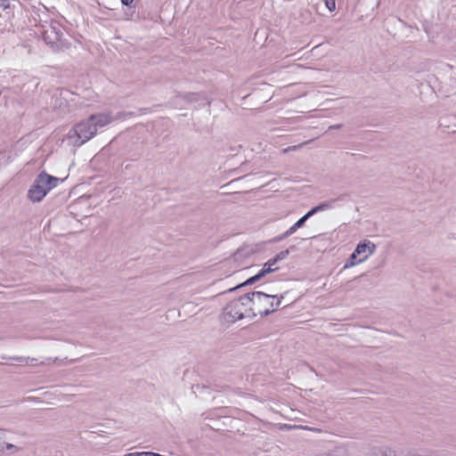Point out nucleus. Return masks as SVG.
Wrapping results in <instances>:
<instances>
[{"label": "nucleus", "mask_w": 456, "mask_h": 456, "mask_svg": "<svg viewBox=\"0 0 456 456\" xmlns=\"http://www.w3.org/2000/svg\"><path fill=\"white\" fill-rule=\"evenodd\" d=\"M275 290L267 289L266 291H254L248 293L250 298L249 314L254 317L259 314L266 316L276 311L284 298V295L274 294Z\"/></svg>", "instance_id": "nucleus-1"}, {"label": "nucleus", "mask_w": 456, "mask_h": 456, "mask_svg": "<svg viewBox=\"0 0 456 456\" xmlns=\"http://www.w3.org/2000/svg\"><path fill=\"white\" fill-rule=\"evenodd\" d=\"M38 32L43 40L54 51L61 50L69 46V43L63 37V28L56 20L45 21L38 27Z\"/></svg>", "instance_id": "nucleus-2"}, {"label": "nucleus", "mask_w": 456, "mask_h": 456, "mask_svg": "<svg viewBox=\"0 0 456 456\" xmlns=\"http://www.w3.org/2000/svg\"><path fill=\"white\" fill-rule=\"evenodd\" d=\"M60 178L41 172L28 191V198L33 202H40L45 195L57 186Z\"/></svg>", "instance_id": "nucleus-3"}, {"label": "nucleus", "mask_w": 456, "mask_h": 456, "mask_svg": "<svg viewBox=\"0 0 456 456\" xmlns=\"http://www.w3.org/2000/svg\"><path fill=\"white\" fill-rule=\"evenodd\" d=\"M250 308V298L248 293L238 299L231 301L224 309V317L227 322H234L244 317L253 318L248 309Z\"/></svg>", "instance_id": "nucleus-4"}, {"label": "nucleus", "mask_w": 456, "mask_h": 456, "mask_svg": "<svg viewBox=\"0 0 456 456\" xmlns=\"http://www.w3.org/2000/svg\"><path fill=\"white\" fill-rule=\"evenodd\" d=\"M95 125L88 119L77 124L68 133V139L74 146H81L96 134Z\"/></svg>", "instance_id": "nucleus-5"}, {"label": "nucleus", "mask_w": 456, "mask_h": 456, "mask_svg": "<svg viewBox=\"0 0 456 456\" xmlns=\"http://www.w3.org/2000/svg\"><path fill=\"white\" fill-rule=\"evenodd\" d=\"M376 245L370 240H363L358 243L354 249V255L362 256L358 259L359 263L365 261L369 256L372 255L376 250Z\"/></svg>", "instance_id": "nucleus-6"}, {"label": "nucleus", "mask_w": 456, "mask_h": 456, "mask_svg": "<svg viewBox=\"0 0 456 456\" xmlns=\"http://www.w3.org/2000/svg\"><path fill=\"white\" fill-rule=\"evenodd\" d=\"M89 118L92 122H94V125H95L96 131L98 128L103 127L104 126L110 124L111 121L110 117L104 113L91 115Z\"/></svg>", "instance_id": "nucleus-7"}, {"label": "nucleus", "mask_w": 456, "mask_h": 456, "mask_svg": "<svg viewBox=\"0 0 456 456\" xmlns=\"http://www.w3.org/2000/svg\"><path fill=\"white\" fill-rule=\"evenodd\" d=\"M175 97L183 99L187 103H192L199 102L203 94L201 93H177Z\"/></svg>", "instance_id": "nucleus-8"}, {"label": "nucleus", "mask_w": 456, "mask_h": 456, "mask_svg": "<svg viewBox=\"0 0 456 456\" xmlns=\"http://www.w3.org/2000/svg\"><path fill=\"white\" fill-rule=\"evenodd\" d=\"M340 200V198H338ZM338 200V199H332L329 201L322 202L319 205L314 207L310 209L311 214L314 216V214L324 211L327 209H330L333 208V204Z\"/></svg>", "instance_id": "nucleus-9"}, {"label": "nucleus", "mask_w": 456, "mask_h": 456, "mask_svg": "<svg viewBox=\"0 0 456 456\" xmlns=\"http://www.w3.org/2000/svg\"><path fill=\"white\" fill-rule=\"evenodd\" d=\"M262 277L261 275L259 274V273H257L256 275L248 278V280H246L243 283L241 284H239L238 286H236L235 288H232L230 289L228 291H233L239 288H241V287H244V286H248V285H252L254 284L255 282L258 281L259 280H261Z\"/></svg>", "instance_id": "nucleus-10"}, {"label": "nucleus", "mask_w": 456, "mask_h": 456, "mask_svg": "<svg viewBox=\"0 0 456 456\" xmlns=\"http://www.w3.org/2000/svg\"><path fill=\"white\" fill-rule=\"evenodd\" d=\"M298 228L297 227V225L294 224L292 226H290L285 232H283L282 234L275 237L273 239V241L274 242H280L283 240H285L286 238L289 237L290 235H292L293 233L296 232V231L297 230Z\"/></svg>", "instance_id": "nucleus-11"}, {"label": "nucleus", "mask_w": 456, "mask_h": 456, "mask_svg": "<svg viewBox=\"0 0 456 456\" xmlns=\"http://www.w3.org/2000/svg\"><path fill=\"white\" fill-rule=\"evenodd\" d=\"M313 216V215L311 214L310 210L305 214L302 217H300L296 223L295 224L297 225V227L299 229L301 227L304 226V224H305V222L311 217Z\"/></svg>", "instance_id": "nucleus-12"}, {"label": "nucleus", "mask_w": 456, "mask_h": 456, "mask_svg": "<svg viewBox=\"0 0 456 456\" xmlns=\"http://www.w3.org/2000/svg\"><path fill=\"white\" fill-rule=\"evenodd\" d=\"M381 456H395V452L388 447H379L377 449Z\"/></svg>", "instance_id": "nucleus-13"}, {"label": "nucleus", "mask_w": 456, "mask_h": 456, "mask_svg": "<svg viewBox=\"0 0 456 456\" xmlns=\"http://www.w3.org/2000/svg\"><path fill=\"white\" fill-rule=\"evenodd\" d=\"M290 249H292V250H293V249H295V247H293V246H292V247H290V248H288V249H285V250H282V251L279 252V253L275 256L276 260L280 261V260H283V259H285V258L289 256V250H290Z\"/></svg>", "instance_id": "nucleus-14"}, {"label": "nucleus", "mask_w": 456, "mask_h": 456, "mask_svg": "<svg viewBox=\"0 0 456 456\" xmlns=\"http://www.w3.org/2000/svg\"><path fill=\"white\" fill-rule=\"evenodd\" d=\"M359 255H354V251L351 254L348 262L346 264L345 267L353 266L356 264H359L358 260H356Z\"/></svg>", "instance_id": "nucleus-15"}, {"label": "nucleus", "mask_w": 456, "mask_h": 456, "mask_svg": "<svg viewBox=\"0 0 456 456\" xmlns=\"http://www.w3.org/2000/svg\"><path fill=\"white\" fill-rule=\"evenodd\" d=\"M4 449L11 451V452H10L11 454H13L20 451L19 447H17L16 445L12 444H9L6 442H4Z\"/></svg>", "instance_id": "nucleus-16"}, {"label": "nucleus", "mask_w": 456, "mask_h": 456, "mask_svg": "<svg viewBox=\"0 0 456 456\" xmlns=\"http://www.w3.org/2000/svg\"><path fill=\"white\" fill-rule=\"evenodd\" d=\"M277 268H272L271 266H265V264L264 265V267L258 272L261 277L263 278L265 274L270 273L276 270Z\"/></svg>", "instance_id": "nucleus-17"}, {"label": "nucleus", "mask_w": 456, "mask_h": 456, "mask_svg": "<svg viewBox=\"0 0 456 456\" xmlns=\"http://www.w3.org/2000/svg\"><path fill=\"white\" fill-rule=\"evenodd\" d=\"M12 359L17 361V362H20V363H25V364H28L29 362H33V361L36 360L34 358L22 357V356H20V357H13Z\"/></svg>", "instance_id": "nucleus-18"}, {"label": "nucleus", "mask_w": 456, "mask_h": 456, "mask_svg": "<svg viewBox=\"0 0 456 456\" xmlns=\"http://www.w3.org/2000/svg\"><path fill=\"white\" fill-rule=\"evenodd\" d=\"M310 141H307V142H302V143H300L298 145L289 146L287 149H284L283 152L286 153V152H289V151H296V150L301 148L302 146L306 145Z\"/></svg>", "instance_id": "nucleus-19"}, {"label": "nucleus", "mask_w": 456, "mask_h": 456, "mask_svg": "<svg viewBox=\"0 0 456 456\" xmlns=\"http://www.w3.org/2000/svg\"><path fill=\"white\" fill-rule=\"evenodd\" d=\"M326 7L330 11H334L336 9L335 0H324Z\"/></svg>", "instance_id": "nucleus-20"}, {"label": "nucleus", "mask_w": 456, "mask_h": 456, "mask_svg": "<svg viewBox=\"0 0 456 456\" xmlns=\"http://www.w3.org/2000/svg\"><path fill=\"white\" fill-rule=\"evenodd\" d=\"M0 7L4 10L10 7V0H0Z\"/></svg>", "instance_id": "nucleus-21"}, {"label": "nucleus", "mask_w": 456, "mask_h": 456, "mask_svg": "<svg viewBox=\"0 0 456 456\" xmlns=\"http://www.w3.org/2000/svg\"><path fill=\"white\" fill-rule=\"evenodd\" d=\"M277 262L278 260H276V257L274 256L265 263V266H271L273 268V266L276 265Z\"/></svg>", "instance_id": "nucleus-22"}, {"label": "nucleus", "mask_w": 456, "mask_h": 456, "mask_svg": "<svg viewBox=\"0 0 456 456\" xmlns=\"http://www.w3.org/2000/svg\"><path fill=\"white\" fill-rule=\"evenodd\" d=\"M343 126L342 124L331 125L328 127V130L340 129Z\"/></svg>", "instance_id": "nucleus-23"}, {"label": "nucleus", "mask_w": 456, "mask_h": 456, "mask_svg": "<svg viewBox=\"0 0 456 456\" xmlns=\"http://www.w3.org/2000/svg\"><path fill=\"white\" fill-rule=\"evenodd\" d=\"M134 0H121L123 5L130 6Z\"/></svg>", "instance_id": "nucleus-24"}]
</instances>
